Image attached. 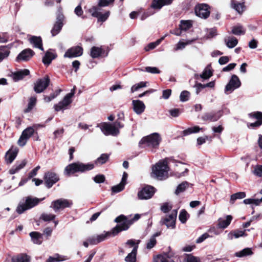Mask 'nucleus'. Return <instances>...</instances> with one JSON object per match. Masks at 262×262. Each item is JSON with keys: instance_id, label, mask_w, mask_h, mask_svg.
<instances>
[{"instance_id": "1", "label": "nucleus", "mask_w": 262, "mask_h": 262, "mask_svg": "<svg viewBox=\"0 0 262 262\" xmlns=\"http://www.w3.org/2000/svg\"><path fill=\"white\" fill-rule=\"evenodd\" d=\"M161 141V138L158 133H155L141 139L139 142V146L142 148H148L152 152H155V149L159 147Z\"/></svg>"}, {"instance_id": "2", "label": "nucleus", "mask_w": 262, "mask_h": 262, "mask_svg": "<svg viewBox=\"0 0 262 262\" xmlns=\"http://www.w3.org/2000/svg\"><path fill=\"white\" fill-rule=\"evenodd\" d=\"M141 217L139 214H136L132 220H127L124 215H120L115 220V222L120 223L113 228L114 235H117L122 230H126L135 221H138Z\"/></svg>"}, {"instance_id": "3", "label": "nucleus", "mask_w": 262, "mask_h": 262, "mask_svg": "<svg viewBox=\"0 0 262 262\" xmlns=\"http://www.w3.org/2000/svg\"><path fill=\"white\" fill-rule=\"evenodd\" d=\"M94 167V164L92 163L84 164L81 162H76L70 164L66 167L64 174L70 176L77 172H83L92 170Z\"/></svg>"}, {"instance_id": "4", "label": "nucleus", "mask_w": 262, "mask_h": 262, "mask_svg": "<svg viewBox=\"0 0 262 262\" xmlns=\"http://www.w3.org/2000/svg\"><path fill=\"white\" fill-rule=\"evenodd\" d=\"M166 159L159 161L152 168V172L159 180H162L168 177L169 167Z\"/></svg>"}, {"instance_id": "5", "label": "nucleus", "mask_w": 262, "mask_h": 262, "mask_svg": "<svg viewBox=\"0 0 262 262\" xmlns=\"http://www.w3.org/2000/svg\"><path fill=\"white\" fill-rule=\"evenodd\" d=\"M123 124L117 120L113 123L106 122L103 123L101 125L100 128L105 136H116L120 133L119 129L123 127Z\"/></svg>"}, {"instance_id": "6", "label": "nucleus", "mask_w": 262, "mask_h": 262, "mask_svg": "<svg viewBox=\"0 0 262 262\" xmlns=\"http://www.w3.org/2000/svg\"><path fill=\"white\" fill-rule=\"evenodd\" d=\"M44 199L39 200L37 198H32L31 196H27L26 198L25 203L19 204L17 208L16 211L19 214H21L25 211L31 209L36 206L40 201Z\"/></svg>"}, {"instance_id": "7", "label": "nucleus", "mask_w": 262, "mask_h": 262, "mask_svg": "<svg viewBox=\"0 0 262 262\" xmlns=\"http://www.w3.org/2000/svg\"><path fill=\"white\" fill-rule=\"evenodd\" d=\"M72 205V202L70 200L59 199L51 202L50 208H52L55 212L60 210H63L65 208L70 207Z\"/></svg>"}, {"instance_id": "8", "label": "nucleus", "mask_w": 262, "mask_h": 262, "mask_svg": "<svg viewBox=\"0 0 262 262\" xmlns=\"http://www.w3.org/2000/svg\"><path fill=\"white\" fill-rule=\"evenodd\" d=\"M177 216V210H173L168 215L161 219L160 223L166 225L168 228L174 229L176 227Z\"/></svg>"}, {"instance_id": "9", "label": "nucleus", "mask_w": 262, "mask_h": 262, "mask_svg": "<svg viewBox=\"0 0 262 262\" xmlns=\"http://www.w3.org/2000/svg\"><path fill=\"white\" fill-rule=\"evenodd\" d=\"M241 85V82L238 77L235 75H233L228 83L225 86V93L226 94H229L234 90L239 88Z\"/></svg>"}, {"instance_id": "10", "label": "nucleus", "mask_w": 262, "mask_h": 262, "mask_svg": "<svg viewBox=\"0 0 262 262\" xmlns=\"http://www.w3.org/2000/svg\"><path fill=\"white\" fill-rule=\"evenodd\" d=\"M50 83V79L48 76L38 79L34 83V90L36 93H40L48 86Z\"/></svg>"}, {"instance_id": "11", "label": "nucleus", "mask_w": 262, "mask_h": 262, "mask_svg": "<svg viewBox=\"0 0 262 262\" xmlns=\"http://www.w3.org/2000/svg\"><path fill=\"white\" fill-rule=\"evenodd\" d=\"M155 192V188L151 186H146L138 193V196L140 200L150 199Z\"/></svg>"}, {"instance_id": "12", "label": "nucleus", "mask_w": 262, "mask_h": 262, "mask_svg": "<svg viewBox=\"0 0 262 262\" xmlns=\"http://www.w3.org/2000/svg\"><path fill=\"white\" fill-rule=\"evenodd\" d=\"M34 133V129L32 127H28L25 129L19 137L17 144L20 146H24L27 143L28 139L33 135Z\"/></svg>"}, {"instance_id": "13", "label": "nucleus", "mask_w": 262, "mask_h": 262, "mask_svg": "<svg viewBox=\"0 0 262 262\" xmlns=\"http://www.w3.org/2000/svg\"><path fill=\"white\" fill-rule=\"evenodd\" d=\"M64 17L63 14L60 12L57 15L56 21L54 25V26L51 30V33L53 36L58 34L61 30L63 23Z\"/></svg>"}, {"instance_id": "14", "label": "nucleus", "mask_w": 262, "mask_h": 262, "mask_svg": "<svg viewBox=\"0 0 262 262\" xmlns=\"http://www.w3.org/2000/svg\"><path fill=\"white\" fill-rule=\"evenodd\" d=\"M35 54L34 52L30 49L23 50L17 56L16 60L19 61H27Z\"/></svg>"}, {"instance_id": "15", "label": "nucleus", "mask_w": 262, "mask_h": 262, "mask_svg": "<svg viewBox=\"0 0 262 262\" xmlns=\"http://www.w3.org/2000/svg\"><path fill=\"white\" fill-rule=\"evenodd\" d=\"M196 15L202 18H207L209 14L210 11L208 10V6L206 4H200L196 6L195 9Z\"/></svg>"}, {"instance_id": "16", "label": "nucleus", "mask_w": 262, "mask_h": 262, "mask_svg": "<svg viewBox=\"0 0 262 262\" xmlns=\"http://www.w3.org/2000/svg\"><path fill=\"white\" fill-rule=\"evenodd\" d=\"M44 179L47 187L48 188H51L55 183L59 180L58 176L52 172H48L45 173Z\"/></svg>"}, {"instance_id": "17", "label": "nucleus", "mask_w": 262, "mask_h": 262, "mask_svg": "<svg viewBox=\"0 0 262 262\" xmlns=\"http://www.w3.org/2000/svg\"><path fill=\"white\" fill-rule=\"evenodd\" d=\"M83 49L79 46H76L68 49L64 55V58H73L80 56L82 55Z\"/></svg>"}, {"instance_id": "18", "label": "nucleus", "mask_w": 262, "mask_h": 262, "mask_svg": "<svg viewBox=\"0 0 262 262\" xmlns=\"http://www.w3.org/2000/svg\"><path fill=\"white\" fill-rule=\"evenodd\" d=\"M72 102V100L69 98L68 96H64L63 100L58 102V104H55L54 106L56 111H60L66 110L68 106Z\"/></svg>"}, {"instance_id": "19", "label": "nucleus", "mask_w": 262, "mask_h": 262, "mask_svg": "<svg viewBox=\"0 0 262 262\" xmlns=\"http://www.w3.org/2000/svg\"><path fill=\"white\" fill-rule=\"evenodd\" d=\"M127 176V173L125 172H124L120 183L119 184L116 186H114L112 187V191L113 193L119 192L124 189L125 185L126 184Z\"/></svg>"}, {"instance_id": "20", "label": "nucleus", "mask_w": 262, "mask_h": 262, "mask_svg": "<svg viewBox=\"0 0 262 262\" xmlns=\"http://www.w3.org/2000/svg\"><path fill=\"white\" fill-rule=\"evenodd\" d=\"M221 116L222 113L221 111H219L216 113H207L203 115L202 119L204 121H216Z\"/></svg>"}, {"instance_id": "21", "label": "nucleus", "mask_w": 262, "mask_h": 262, "mask_svg": "<svg viewBox=\"0 0 262 262\" xmlns=\"http://www.w3.org/2000/svg\"><path fill=\"white\" fill-rule=\"evenodd\" d=\"M132 103L134 110L137 114H141L144 112L145 106L142 101L139 100H133Z\"/></svg>"}, {"instance_id": "22", "label": "nucleus", "mask_w": 262, "mask_h": 262, "mask_svg": "<svg viewBox=\"0 0 262 262\" xmlns=\"http://www.w3.org/2000/svg\"><path fill=\"white\" fill-rule=\"evenodd\" d=\"M29 40L30 43L33 45V47L38 48L41 51L43 50L42 39L40 37L32 36L29 39Z\"/></svg>"}, {"instance_id": "23", "label": "nucleus", "mask_w": 262, "mask_h": 262, "mask_svg": "<svg viewBox=\"0 0 262 262\" xmlns=\"http://www.w3.org/2000/svg\"><path fill=\"white\" fill-rule=\"evenodd\" d=\"M173 0H153L151 7L154 9H160L165 5H168L172 3Z\"/></svg>"}, {"instance_id": "24", "label": "nucleus", "mask_w": 262, "mask_h": 262, "mask_svg": "<svg viewBox=\"0 0 262 262\" xmlns=\"http://www.w3.org/2000/svg\"><path fill=\"white\" fill-rule=\"evenodd\" d=\"M232 220V216L230 215H227L225 219H220L219 220L218 227L222 229L226 228L230 225Z\"/></svg>"}, {"instance_id": "25", "label": "nucleus", "mask_w": 262, "mask_h": 262, "mask_svg": "<svg viewBox=\"0 0 262 262\" xmlns=\"http://www.w3.org/2000/svg\"><path fill=\"white\" fill-rule=\"evenodd\" d=\"M245 231L246 230H236L232 231L228 234V238L230 240H232L233 238V237L237 238L240 237L246 236H247V234H246Z\"/></svg>"}, {"instance_id": "26", "label": "nucleus", "mask_w": 262, "mask_h": 262, "mask_svg": "<svg viewBox=\"0 0 262 262\" xmlns=\"http://www.w3.org/2000/svg\"><path fill=\"white\" fill-rule=\"evenodd\" d=\"M138 250V245H136L133 248L131 252L128 254V255L125 258V261L126 262H136V256Z\"/></svg>"}, {"instance_id": "27", "label": "nucleus", "mask_w": 262, "mask_h": 262, "mask_svg": "<svg viewBox=\"0 0 262 262\" xmlns=\"http://www.w3.org/2000/svg\"><path fill=\"white\" fill-rule=\"evenodd\" d=\"M17 153L18 149L16 148L13 149H11L7 151L6 155V160L7 162L9 163H11L15 159Z\"/></svg>"}, {"instance_id": "28", "label": "nucleus", "mask_w": 262, "mask_h": 262, "mask_svg": "<svg viewBox=\"0 0 262 262\" xmlns=\"http://www.w3.org/2000/svg\"><path fill=\"white\" fill-rule=\"evenodd\" d=\"M224 41L227 47L229 48H234L238 43V40L233 36L226 37L224 38Z\"/></svg>"}, {"instance_id": "29", "label": "nucleus", "mask_w": 262, "mask_h": 262, "mask_svg": "<svg viewBox=\"0 0 262 262\" xmlns=\"http://www.w3.org/2000/svg\"><path fill=\"white\" fill-rule=\"evenodd\" d=\"M30 72L27 69H24L13 73V78L15 81L22 79L25 76L28 75Z\"/></svg>"}, {"instance_id": "30", "label": "nucleus", "mask_w": 262, "mask_h": 262, "mask_svg": "<svg viewBox=\"0 0 262 262\" xmlns=\"http://www.w3.org/2000/svg\"><path fill=\"white\" fill-rule=\"evenodd\" d=\"M30 258L26 254H20L12 258V262H30Z\"/></svg>"}, {"instance_id": "31", "label": "nucleus", "mask_w": 262, "mask_h": 262, "mask_svg": "<svg viewBox=\"0 0 262 262\" xmlns=\"http://www.w3.org/2000/svg\"><path fill=\"white\" fill-rule=\"evenodd\" d=\"M231 6L239 14H242L245 9L244 3H238L234 0L231 1Z\"/></svg>"}, {"instance_id": "32", "label": "nucleus", "mask_w": 262, "mask_h": 262, "mask_svg": "<svg viewBox=\"0 0 262 262\" xmlns=\"http://www.w3.org/2000/svg\"><path fill=\"white\" fill-rule=\"evenodd\" d=\"M104 52L101 47H93L91 49L90 55L93 58L99 57Z\"/></svg>"}, {"instance_id": "33", "label": "nucleus", "mask_w": 262, "mask_h": 262, "mask_svg": "<svg viewBox=\"0 0 262 262\" xmlns=\"http://www.w3.org/2000/svg\"><path fill=\"white\" fill-rule=\"evenodd\" d=\"M56 57V56L54 53L48 51L45 54V55L43 57L42 62L45 65L49 66L52 60Z\"/></svg>"}, {"instance_id": "34", "label": "nucleus", "mask_w": 262, "mask_h": 262, "mask_svg": "<svg viewBox=\"0 0 262 262\" xmlns=\"http://www.w3.org/2000/svg\"><path fill=\"white\" fill-rule=\"evenodd\" d=\"M203 128L200 127L199 126H194L188 128L187 129L183 131V135L184 136H188L191 134L197 133L201 130H203Z\"/></svg>"}, {"instance_id": "35", "label": "nucleus", "mask_w": 262, "mask_h": 262, "mask_svg": "<svg viewBox=\"0 0 262 262\" xmlns=\"http://www.w3.org/2000/svg\"><path fill=\"white\" fill-rule=\"evenodd\" d=\"M253 254V252L251 249L249 248H246L242 250L237 252L235 253V255L236 257H242L248 255H251Z\"/></svg>"}, {"instance_id": "36", "label": "nucleus", "mask_w": 262, "mask_h": 262, "mask_svg": "<svg viewBox=\"0 0 262 262\" xmlns=\"http://www.w3.org/2000/svg\"><path fill=\"white\" fill-rule=\"evenodd\" d=\"M33 242L36 244H40L41 243V234L37 232H31L30 233Z\"/></svg>"}, {"instance_id": "37", "label": "nucleus", "mask_w": 262, "mask_h": 262, "mask_svg": "<svg viewBox=\"0 0 262 262\" xmlns=\"http://www.w3.org/2000/svg\"><path fill=\"white\" fill-rule=\"evenodd\" d=\"M108 159L109 155L103 154L95 160V163L96 165H102L108 161Z\"/></svg>"}, {"instance_id": "38", "label": "nucleus", "mask_w": 262, "mask_h": 262, "mask_svg": "<svg viewBox=\"0 0 262 262\" xmlns=\"http://www.w3.org/2000/svg\"><path fill=\"white\" fill-rule=\"evenodd\" d=\"M114 236L116 235H114L113 233V229L111 232H106L104 233H102L99 235H97L96 236L97 240L98 241V243H100L103 241H104L105 239H106L108 237H110L111 236Z\"/></svg>"}, {"instance_id": "39", "label": "nucleus", "mask_w": 262, "mask_h": 262, "mask_svg": "<svg viewBox=\"0 0 262 262\" xmlns=\"http://www.w3.org/2000/svg\"><path fill=\"white\" fill-rule=\"evenodd\" d=\"M183 260L184 262H201L200 258L191 254H186Z\"/></svg>"}, {"instance_id": "40", "label": "nucleus", "mask_w": 262, "mask_h": 262, "mask_svg": "<svg viewBox=\"0 0 262 262\" xmlns=\"http://www.w3.org/2000/svg\"><path fill=\"white\" fill-rule=\"evenodd\" d=\"M189 183L187 182H183L179 184L176 190L175 193L178 195L181 192H184L189 186Z\"/></svg>"}, {"instance_id": "41", "label": "nucleus", "mask_w": 262, "mask_h": 262, "mask_svg": "<svg viewBox=\"0 0 262 262\" xmlns=\"http://www.w3.org/2000/svg\"><path fill=\"white\" fill-rule=\"evenodd\" d=\"M159 235V234L158 233H156L154 234L149 239V241L147 242L146 244V248L147 249H151L156 244L157 241L156 239V237L158 236Z\"/></svg>"}, {"instance_id": "42", "label": "nucleus", "mask_w": 262, "mask_h": 262, "mask_svg": "<svg viewBox=\"0 0 262 262\" xmlns=\"http://www.w3.org/2000/svg\"><path fill=\"white\" fill-rule=\"evenodd\" d=\"M246 193L244 192H239L231 195L230 198V203L233 204L237 199H241L245 198Z\"/></svg>"}, {"instance_id": "43", "label": "nucleus", "mask_w": 262, "mask_h": 262, "mask_svg": "<svg viewBox=\"0 0 262 262\" xmlns=\"http://www.w3.org/2000/svg\"><path fill=\"white\" fill-rule=\"evenodd\" d=\"M165 36H163L160 39H158L155 42L149 43L147 47L145 48V50L148 51L150 50L155 49L157 46H158L161 42L164 39Z\"/></svg>"}, {"instance_id": "44", "label": "nucleus", "mask_w": 262, "mask_h": 262, "mask_svg": "<svg viewBox=\"0 0 262 262\" xmlns=\"http://www.w3.org/2000/svg\"><path fill=\"white\" fill-rule=\"evenodd\" d=\"M167 257L169 258V262H182L181 259L183 257L174 255L171 252L167 253Z\"/></svg>"}, {"instance_id": "45", "label": "nucleus", "mask_w": 262, "mask_h": 262, "mask_svg": "<svg viewBox=\"0 0 262 262\" xmlns=\"http://www.w3.org/2000/svg\"><path fill=\"white\" fill-rule=\"evenodd\" d=\"M192 26L191 21L190 20H181L180 25V29L181 30L186 31Z\"/></svg>"}, {"instance_id": "46", "label": "nucleus", "mask_w": 262, "mask_h": 262, "mask_svg": "<svg viewBox=\"0 0 262 262\" xmlns=\"http://www.w3.org/2000/svg\"><path fill=\"white\" fill-rule=\"evenodd\" d=\"M243 202L245 204H254L256 206L259 205L262 203V196L260 199H247L244 200Z\"/></svg>"}, {"instance_id": "47", "label": "nucleus", "mask_w": 262, "mask_h": 262, "mask_svg": "<svg viewBox=\"0 0 262 262\" xmlns=\"http://www.w3.org/2000/svg\"><path fill=\"white\" fill-rule=\"evenodd\" d=\"M101 6H94L89 9V11L91 13L92 15L94 17H98L99 16L100 11L101 10Z\"/></svg>"}, {"instance_id": "48", "label": "nucleus", "mask_w": 262, "mask_h": 262, "mask_svg": "<svg viewBox=\"0 0 262 262\" xmlns=\"http://www.w3.org/2000/svg\"><path fill=\"white\" fill-rule=\"evenodd\" d=\"M154 262H169V258L167 257V253L163 255H159L154 258Z\"/></svg>"}, {"instance_id": "49", "label": "nucleus", "mask_w": 262, "mask_h": 262, "mask_svg": "<svg viewBox=\"0 0 262 262\" xmlns=\"http://www.w3.org/2000/svg\"><path fill=\"white\" fill-rule=\"evenodd\" d=\"M56 215L52 213H43L41 214L40 219L45 222H49L54 220Z\"/></svg>"}, {"instance_id": "50", "label": "nucleus", "mask_w": 262, "mask_h": 262, "mask_svg": "<svg viewBox=\"0 0 262 262\" xmlns=\"http://www.w3.org/2000/svg\"><path fill=\"white\" fill-rule=\"evenodd\" d=\"M146 83H147V82L142 81L138 83L134 84L131 88V89H130L131 93H133L135 92V91H137L140 88L146 87Z\"/></svg>"}, {"instance_id": "51", "label": "nucleus", "mask_w": 262, "mask_h": 262, "mask_svg": "<svg viewBox=\"0 0 262 262\" xmlns=\"http://www.w3.org/2000/svg\"><path fill=\"white\" fill-rule=\"evenodd\" d=\"M36 102V98L35 97H31L30 98L28 107L26 108V110L25 111V112L27 113L29 112L33 107L35 106Z\"/></svg>"}, {"instance_id": "52", "label": "nucleus", "mask_w": 262, "mask_h": 262, "mask_svg": "<svg viewBox=\"0 0 262 262\" xmlns=\"http://www.w3.org/2000/svg\"><path fill=\"white\" fill-rule=\"evenodd\" d=\"M188 216L189 214L187 211L185 210H182L179 214V219L181 222L184 224L187 221Z\"/></svg>"}, {"instance_id": "53", "label": "nucleus", "mask_w": 262, "mask_h": 262, "mask_svg": "<svg viewBox=\"0 0 262 262\" xmlns=\"http://www.w3.org/2000/svg\"><path fill=\"white\" fill-rule=\"evenodd\" d=\"M10 54V51L5 48L3 47L0 50V62L5 58L7 57Z\"/></svg>"}, {"instance_id": "54", "label": "nucleus", "mask_w": 262, "mask_h": 262, "mask_svg": "<svg viewBox=\"0 0 262 262\" xmlns=\"http://www.w3.org/2000/svg\"><path fill=\"white\" fill-rule=\"evenodd\" d=\"M190 96V93L187 91H183L181 92L180 96V99L182 102H185L188 100Z\"/></svg>"}, {"instance_id": "55", "label": "nucleus", "mask_w": 262, "mask_h": 262, "mask_svg": "<svg viewBox=\"0 0 262 262\" xmlns=\"http://www.w3.org/2000/svg\"><path fill=\"white\" fill-rule=\"evenodd\" d=\"M253 174L257 177H262V165H257L253 170Z\"/></svg>"}, {"instance_id": "56", "label": "nucleus", "mask_w": 262, "mask_h": 262, "mask_svg": "<svg viewBox=\"0 0 262 262\" xmlns=\"http://www.w3.org/2000/svg\"><path fill=\"white\" fill-rule=\"evenodd\" d=\"M232 32L235 35H239L244 34L245 31L243 30V28L241 26H237L233 27L232 30Z\"/></svg>"}, {"instance_id": "57", "label": "nucleus", "mask_w": 262, "mask_h": 262, "mask_svg": "<svg viewBox=\"0 0 262 262\" xmlns=\"http://www.w3.org/2000/svg\"><path fill=\"white\" fill-rule=\"evenodd\" d=\"M249 116L250 118H255L257 119V120H262V113L260 112H255L250 113Z\"/></svg>"}, {"instance_id": "58", "label": "nucleus", "mask_w": 262, "mask_h": 262, "mask_svg": "<svg viewBox=\"0 0 262 262\" xmlns=\"http://www.w3.org/2000/svg\"><path fill=\"white\" fill-rule=\"evenodd\" d=\"M193 40H187L186 42H181V41L179 42L177 45L176 50H180V49L184 48L187 45L191 43L193 41Z\"/></svg>"}, {"instance_id": "59", "label": "nucleus", "mask_w": 262, "mask_h": 262, "mask_svg": "<svg viewBox=\"0 0 262 262\" xmlns=\"http://www.w3.org/2000/svg\"><path fill=\"white\" fill-rule=\"evenodd\" d=\"M212 76V73L210 70L205 69L203 73L200 75V77L204 79H207Z\"/></svg>"}, {"instance_id": "60", "label": "nucleus", "mask_w": 262, "mask_h": 262, "mask_svg": "<svg viewBox=\"0 0 262 262\" xmlns=\"http://www.w3.org/2000/svg\"><path fill=\"white\" fill-rule=\"evenodd\" d=\"M110 14V11H107L102 14H101L100 13L99 16H98V17H97L98 19V20L100 21H102V22L105 21L108 17Z\"/></svg>"}, {"instance_id": "61", "label": "nucleus", "mask_w": 262, "mask_h": 262, "mask_svg": "<svg viewBox=\"0 0 262 262\" xmlns=\"http://www.w3.org/2000/svg\"><path fill=\"white\" fill-rule=\"evenodd\" d=\"M172 209V206L168 203H164L161 207V210L164 213H167Z\"/></svg>"}, {"instance_id": "62", "label": "nucleus", "mask_w": 262, "mask_h": 262, "mask_svg": "<svg viewBox=\"0 0 262 262\" xmlns=\"http://www.w3.org/2000/svg\"><path fill=\"white\" fill-rule=\"evenodd\" d=\"M94 181L96 183H103L105 181V177L103 174H98V175H96L94 178Z\"/></svg>"}, {"instance_id": "63", "label": "nucleus", "mask_w": 262, "mask_h": 262, "mask_svg": "<svg viewBox=\"0 0 262 262\" xmlns=\"http://www.w3.org/2000/svg\"><path fill=\"white\" fill-rule=\"evenodd\" d=\"M145 71L152 74H158L160 73V70L156 67H147L145 68Z\"/></svg>"}, {"instance_id": "64", "label": "nucleus", "mask_w": 262, "mask_h": 262, "mask_svg": "<svg viewBox=\"0 0 262 262\" xmlns=\"http://www.w3.org/2000/svg\"><path fill=\"white\" fill-rule=\"evenodd\" d=\"M54 256L55 257V261L57 262L63 261L69 259V258L67 256L61 255L58 254H56Z\"/></svg>"}]
</instances>
